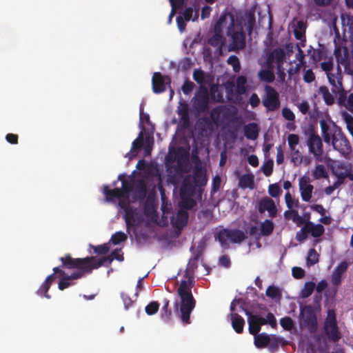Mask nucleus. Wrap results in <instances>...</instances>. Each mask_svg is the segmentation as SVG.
<instances>
[{
	"label": "nucleus",
	"mask_w": 353,
	"mask_h": 353,
	"mask_svg": "<svg viewBox=\"0 0 353 353\" xmlns=\"http://www.w3.org/2000/svg\"><path fill=\"white\" fill-rule=\"evenodd\" d=\"M324 141L343 156L352 152L351 144L342 129L335 123H327L324 119L319 121Z\"/></svg>",
	"instance_id": "obj_1"
},
{
	"label": "nucleus",
	"mask_w": 353,
	"mask_h": 353,
	"mask_svg": "<svg viewBox=\"0 0 353 353\" xmlns=\"http://www.w3.org/2000/svg\"><path fill=\"white\" fill-rule=\"evenodd\" d=\"M59 260L61 262V265L59 266L61 269L77 270L73 273H80L81 276L92 273L94 270L99 268L103 264V261H101L95 265L94 263L95 256L74 259L70 254H66L64 256L60 257Z\"/></svg>",
	"instance_id": "obj_2"
},
{
	"label": "nucleus",
	"mask_w": 353,
	"mask_h": 353,
	"mask_svg": "<svg viewBox=\"0 0 353 353\" xmlns=\"http://www.w3.org/2000/svg\"><path fill=\"white\" fill-rule=\"evenodd\" d=\"M180 302L174 303V309L176 314L184 324H190V314L196 306V300L192 292L178 294Z\"/></svg>",
	"instance_id": "obj_3"
},
{
	"label": "nucleus",
	"mask_w": 353,
	"mask_h": 353,
	"mask_svg": "<svg viewBox=\"0 0 353 353\" xmlns=\"http://www.w3.org/2000/svg\"><path fill=\"white\" fill-rule=\"evenodd\" d=\"M214 239L220 243L221 247L228 248V241L232 243H241L246 239V236L241 230L224 228L215 233Z\"/></svg>",
	"instance_id": "obj_4"
},
{
	"label": "nucleus",
	"mask_w": 353,
	"mask_h": 353,
	"mask_svg": "<svg viewBox=\"0 0 353 353\" xmlns=\"http://www.w3.org/2000/svg\"><path fill=\"white\" fill-rule=\"evenodd\" d=\"M323 330L325 336L331 342L336 343L341 339L336 312L334 309H330L327 311V316L324 320Z\"/></svg>",
	"instance_id": "obj_5"
},
{
	"label": "nucleus",
	"mask_w": 353,
	"mask_h": 353,
	"mask_svg": "<svg viewBox=\"0 0 353 353\" xmlns=\"http://www.w3.org/2000/svg\"><path fill=\"white\" fill-rule=\"evenodd\" d=\"M262 103L268 111L271 112H274L280 108L279 94L271 85H266L265 86V95Z\"/></svg>",
	"instance_id": "obj_6"
},
{
	"label": "nucleus",
	"mask_w": 353,
	"mask_h": 353,
	"mask_svg": "<svg viewBox=\"0 0 353 353\" xmlns=\"http://www.w3.org/2000/svg\"><path fill=\"white\" fill-rule=\"evenodd\" d=\"M120 207L124 210V219L128 228L136 227L142 221V216L139 214L138 209L130 205L125 201L119 202Z\"/></svg>",
	"instance_id": "obj_7"
},
{
	"label": "nucleus",
	"mask_w": 353,
	"mask_h": 353,
	"mask_svg": "<svg viewBox=\"0 0 353 353\" xmlns=\"http://www.w3.org/2000/svg\"><path fill=\"white\" fill-rule=\"evenodd\" d=\"M194 108L199 112H204L208 109L209 93L208 88L200 85L197 93L192 100Z\"/></svg>",
	"instance_id": "obj_8"
},
{
	"label": "nucleus",
	"mask_w": 353,
	"mask_h": 353,
	"mask_svg": "<svg viewBox=\"0 0 353 353\" xmlns=\"http://www.w3.org/2000/svg\"><path fill=\"white\" fill-rule=\"evenodd\" d=\"M309 152L314 155L316 161H321L323 154V145L321 138L312 132L307 140Z\"/></svg>",
	"instance_id": "obj_9"
},
{
	"label": "nucleus",
	"mask_w": 353,
	"mask_h": 353,
	"mask_svg": "<svg viewBox=\"0 0 353 353\" xmlns=\"http://www.w3.org/2000/svg\"><path fill=\"white\" fill-rule=\"evenodd\" d=\"M301 315L305 326L312 332L317 329V319L312 305H306L301 310Z\"/></svg>",
	"instance_id": "obj_10"
},
{
	"label": "nucleus",
	"mask_w": 353,
	"mask_h": 353,
	"mask_svg": "<svg viewBox=\"0 0 353 353\" xmlns=\"http://www.w3.org/2000/svg\"><path fill=\"white\" fill-rule=\"evenodd\" d=\"M53 271L54 273H57L58 278L60 280L58 283V288L60 290H63L72 285L71 281L83 277L80 273H72L70 275H67L65 271L61 269L60 267L54 268Z\"/></svg>",
	"instance_id": "obj_11"
},
{
	"label": "nucleus",
	"mask_w": 353,
	"mask_h": 353,
	"mask_svg": "<svg viewBox=\"0 0 353 353\" xmlns=\"http://www.w3.org/2000/svg\"><path fill=\"white\" fill-rule=\"evenodd\" d=\"M171 79L169 76H163L159 72H154L152 78V91L155 94H160L166 90V85L170 86Z\"/></svg>",
	"instance_id": "obj_12"
},
{
	"label": "nucleus",
	"mask_w": 353,
	"mask_h": 353,
	"mask_svg": "<svg viewBox=\"0 0 353 353\" xmlns=\"http://www.w3.org/2000/svg\"><path fill=\"white\" fill-rule=\"evenodd\" d=\"M326 74L329 83L332 85V92L336 94L341 92L343 90L342 83L343 75L339 64L337 65L335 71H332Z\"/></svg>",
	"instance_id": "obj_13"
},
{
	"label": "nucleus",
	"mask_w": 353,
	"mask_h": 353,
	"mask_svg": "<svg viewBox=\"0 0 353 353\" xmlns=\"http://www.w3.org/2000/svg\"><path fill=\"white\" fill-rule=\"evenodd\" d=\"M258 210L261 214H263L265 211H268L269 216L271 218H275L277 215V208L276 207L274 201L268 196L262 198L259 201Z\"/></svg>",
	"instance_id": "obj_14"
},
{
	"label": "nucleus",
	"mask_w": 353,
	"mask_h": 353,
	"mask_svg": "<svg viewBox=\"0 0 353 353\" xmlns=\"http://www.w3.org/2000/svg\"><path fill=\"white\" fill-rule=\"evenodd\" d=\"M299 190L303 201H310L312 196L314 186L310 183L309 177L303 176L299 179Z\"/></svg>",
	"instance_id": "obj_15"
},
{
	"label": "nucleus",
	"mask_w": 353,
	"mask_h": 353,
	"mask_svg": "<svg viewBox=\"0 0 353 353\" xmlns=\"http://www.w3.org/2000/svg\"><path fill=\"white\" fill-rule=\"evenodd\" d=\"M232 43L230 44L228 50L236 51L243 50L245 47V34L242 31L234 32L232 35Z\"/></svg>",
	"instance_id": "obj_16"
},
{
	"label": "nucleus",
	"mask_w": 353,
	"mask_h": 353,
	"mask_svg": "<svg viewBox=\"0 0 353 353\" xmlns=\"http://www.w3.org/2000/svg\"><path fill=\"white\" fill-rule=\"evenodd\" d=\"M285 53L283 49L276 48L268 55L267 61L269 65L275 63L278 70L280 71L285 61Z\"/></svg>",
	"instance_id": "obj_17"
},
{
	"label": "nucleus",
	"mask_w": 353,
	"mask_h": 353,
	"mask_svg": "<svg viewBox=\"0 0 353 353\" xmlns=\"http://www.w3.org/2000/svg\"><path fill=\"white\" fill-rule=\"evenodd\" d=\"M348 263L346 261L341 262L334 270L332 274V283L338 286L341 283L343 274L347 271Z\"/></svg>",
	"instance_id": "obj_18"
},
{
	"label": "nucleus",
	"mask_w": 353,
	"mask_h": 353,
	"mask_svg": "<svg viewBox=\"0 0 353 353\" xmlns=\"http://www.w3.org/2000/svg\"><path fill=\"white\" fill-rule=\"evenodd\" d=\"M120 252H121V249H116L115 250L112 251L111 254L109 256H103L100 259H97V257H95V261L94 263L96 265L101 261H103V264H101V266H108L112 263L114 259L122 261H123L124 257L123 256V254H120Z\"/></svg>",
	"instance_id": "obj_19"
},
{
	"label": "nucleus",
	"mask_w": 353,
	"mask_h": 353,
	"mask_svg": "<svg viewBox=\"0 0 353 353\" xmlns=\"http://www.w3.org/2000/svg\"><path fill=\"white\" fill-rule=\"evenodd\" d=\"M58 277L57 273H53L47 276L45 281L41 285L38 290L37 291V294L40 296H44L47 299H50V296L48 294V290L52 283V282L55 280V279Z\"/></svg>",
	"instance_id": "obj_20"
},
{
	"label": "nucleus",
	"mask_w": 353,
	"mask_h": 353,
	"mask_svg": "<svg viewBox=\"0 0 353 353\" xmlns=\"http://www.w3.org/2000/svg\"><path fill=\"white\" fill-rule=\"evenodd\" d=\"M338 103L341 106H344L346 109L353 113V93H350L347 97V92L343 89L341 92L338 94Z\"/></svg>",
	"instance_id": "obj_21"
},
{
	"label": "nucleus",
	"mask_w": 353,
	"mask_h": 353,
	"mask_svg": "<svg viewBox=\"0 0 353 353\" xmlns=\"http://www.w3.org/2000/svg\"><path fill=\"white\" fill-rule=\"evenodd\" d=\"M196 187H202L206 185L208 179L205 174L199 168H196L192 175L188 176Z\"/></svg>",
	"instance_id": "obj_22"
},
{
	"label": "nucleus",
	"mask_w": 353,
	"mask_h": 353,
	"mask_svg": "<svg viewBox=\"0 0 353 353\" xmlns=\"http://www.w3.org/2000/svg\"><path fill=\"white\" fill-rule=\"evenodd\" d=\"M196 186L187 176L183 179L181 188L180 195L194 196L196 192Z\"/></svg>",
	"instance_id": "obj_23"
},
{
	"label": "nucleus",
	"mask_w": 353,
	"mask_h": 353,
	"mask_svg": "<svg viewBox=\"0 0 353 353\" xmlns=\"http://www.w3.org/2000/svg\"><path fill=\"white\" fill-rule=\"evenodd\" d=\"M242 310L245 311L246 316H248V321L249 323V332L252 335H256L260 332L261 327L259 323L253 317V314L250 311L241 307Z\"/></svg>",
	"instance_id": "obj_24"
},
{
	"label": "nucleus",
	"mask_w": 353,
	"mask_h": 353,
	"mask_svg": "<svg viewBox=\"0 0 353 353\" xmlns=\"http://www.w3.org/2000/svg\"><path fill=\"white\" fill-rule=\"evenodd\" d=\"M259 133V126L256 123H250L244 126V135L248 139L256 140Z\"/></svg>",
	"instance_id": "obj_25"
},
{
	"label": "nucleus",
	"mask_w": 353,
	"mask_h": 353,
	"mask_svg": "<svg viewBox=\"0 0 353 353\" xmlns=\"http://www.w3.org/2000/svg\"><path fill=\"white\" fill-rule=\"evenodd\" d=\"M230 316L232 321V326L234 331L238 334L242 333L245 324L243 318L237 313H230Z\"/></svg>",
	"instance_id": "obj_26"
},
{
	"label": "nucleus",
	"mask_w": 353,
	"mask_h": 353,
	"mask_svg": "<svg viewBox=\"0 0 353 353\" xmlns=\"http://www.w3.org/2000/svg\"><path fill=\"white\" fill-rule=\"evenodd\" d=\"M284 216L286 219H292L293 222L296 223L297 226L305 225L306 221L305 218L299 214L296 210H287L284 212Z\"/></svg>",
	"instance_id": "obj_27"
},
{
	"label": "nucleus",
	"mask_w": 353,
	"mask_h": 353,
	"mask_svg": "<svg viewBox=\"0 0 353 353\" xmlns=\"http://www.w3.org/2000/svg\"><path fill=\"white\" fill-rule=\"evenodd\" d=\"M103 192L105 195V198L108 201H112L114 198L120 199L125 197L120 188H116L110 190L108 185L103 186Z\"/></svg>",
	"instance_id": "obj_28"
},
{
	"label": "nucleus",
	"mask_w": 353,
	"mask_h": 353,
	"mask_svg": "<svg viewBox=\"0 0 353 353\" xmlns=\"http://www.w3.org/2000/svg\"><path fill=\"white\" fill-rule=\"evenodd\" d=\"M254 183V175L252 174H245L241 176L239 179V187L242 189H253Z\"/></svg>",
	"instance_id": "obj_29"
},
{
	"label": "nucleus",
	"mask_w": 353,
	"mask_h": 353,
	"mask_svg": "<svg viewBox=\"0 0 353 353\" xmlns=\"http://www.w3.org/2000/svg\"><path fill=\"white\" fill-rule=\"evenodd\" d=\"M309 233L314 238L320 237L325 232V228L321 224H314L313 222L306 223Z\"/></svg>",
	"instance_id": "obj_30"
},
{
	"label": "nucleus",
	"mask_w": 353,
	"mask_h": 353,
	"mask_svg": "<svg viewBox=\"0 0 353 353\" xmlns=\"http://www.w3.org/2000/svg\"><path fill=\"white\" fill-rule=\"evenodd\" d=\"M247 78L243 75L237 77L236 79V94L237 95L245 94L247 92Z\"/></svg>",
	"instance_id": "obj_31"
},
{
	"label": "nucleus",
	"mask_w": 353,
	"mask_h": 353,
	"mask_svg": "<svg viewBox=\"0 0 353 353\" xmlns=\"http://www.w3.org/2000/svg\"><path fill=\"white\" fill-rule=\"evenodd\" d=\"M271 339L265 333H261L255 335L254 345L258 348H263L270 343Z\"/></svg>",
	"instance_id": "obj_32"
},
{
	"label": "nucleus",
	"mask_w": 353,
	"mask_h": 353,
	"mask_svg": "<svg viewBox=\"0 0 353 353\" xmlns=\"http://www.w3.org/2000/svg\"><path fill=\"white\" fill-rule=\"evenodd\" d=\"M274 224L272 221L266 219L260 225V234L262 236H270L274 231Z\"/></svg>",
	"instance_id": "obj_33"
},
{
	"label": "nucleus",
	"mask_w": 353,
	"mask_h": 353,
	"mask_svg": "<svg viewBox=\"0 0 353 353\" xmlns=\"http://www.w3.org/2000/svg\"><path fill=\"white\" fill-rule=\"evenodd\" d=\"M135 196L140 201H143L147 194V187L142 180L138 181L134 189Z\"/></svg>",
	"instance_id": "obj_34"
},
{
	"label": "nucleus",
	"mask_w": 353,
	"mask_h": 353,
	"mask_svg": "<svg viewBox=\"0 0 353 353\" xmlns=\"http://www.w3.org/2000/svg\"><path fill=\"white\" fill-rule=\"evenodd\" d=\"M194 282L193 276H189L188 280H182L177 289L178 294H184L192 292L191 288Z\"/></svg>",
	"instance_id": "obj_35"
},
{
	"label": "nucleus",
	"mask_w": 353,
	"mask_h": 353,
	"mask_svg": "<svg viewBox=\"0 0 353 353\" xmlns=\"http://www.w3.org/2000/svg\"><path fill=\"white\" fill-rule=\"evenodd\" d=\"M225 39L223 35H218L217 34H214L209 39L208 43L212 47H216L219 49L220 51L222 50L223 47L225 45Z\"/></svg>",
	"instance_id": "obj_36"
},
{
	"label": "nucleus",
	"mask_w": 353,
	"mask_h": 353,
	"mask_svg": "<svg viewBox=\"0 0 353 353\" xmlns=\"http://www.w3.org/2000/svg\"><path fill=\"white\" fill-rule=\"evenodd\" d=\"M318 92L320 95H321L323 99L324 100L325 103L330 105H332L334 102V97L332 94L330 92L329 89L325 85H321L319 87Z\"/></svg>",
	"instance_id": "obj_37"
},
{
	"label": "nucleus",
	"mask_w": 353,
	"mask_h": 353,
	"mask_svg": "<svg viewBox=\"0 0 353 353\" xmlns=\"http://www.w3.org/2000/svg\"><path fill=\"white\" fill-rule=\"evenodd\" d=\"M181 202L180 205L183 210H190L193 208L196 205V202L193 199V196L180 195Z\"/></svg>",
	"instance_id": "obj_38"
},
{
	"label": "nucleus",
	"mask_w": 353,
	"mask_h": 353,
	"mask_svg": "<svg viewBox=\"0 0 353 353\" xmlns=\"http://www.w3.org/2000/svg\"><path fill=\"white\" fill-rule=\"evenodd\" d=\"M163 305L161 309V318L165 322H170L172 317V310L169 308L170 301L165 298L163 300Z\"/></svg>",
	"instance_id": "obj_39"
},
{
	"label": "nucleus",
	"mask_w": 353,
	"mask_h": 353,
	"mask_svg": "<svg viewBox=\"0 0 353 353\" xmlns=\"http://www.w3.org/2000/svg\"><path fill=\"white\" fill-rule=\"evenodd\" d=\"M118 179L121 181L122 187L120 188L124 196H128L133 190V184L131 181L124 179L123 175H119Z\"/></svg>",
	"instance_id": "obj_40"
},
{
	"label": "nucleus",
	"mask_w": 353,
	"mask_h": 353,
	"mask_svg": "<svg viewBox=\"0 0 353 353\" xmlns=\"http://www.w3.org/2000/svg\"><path fill=\"white\" fill-rule=\"evenodd\" d=\"M312 176L314 179L319 180L321 179H325L328 176L327 170L323 165H317L312 172Z\"/></svg>",
	"instance_id": "obj_41"
},
{
	"label": "nucleus",
	"mask_w": 353,
	"mask_h": 353,
	"mask_svg": "<svg viewBox=\"0 0 353 353\" xmlns=\"http://www.w3.org/2000/svg\"><path fill=\"white\" fill-rule=\"evenodd\" d=\"M315 286L312 281L306 282L301 290L300 296L303 299L309 297L314 292Z\"/></svg>",
	"instance_id": "obj_42"
},
{
	"label": "nucleus",
	"mask_w": 353,
	"mask_h": 353,
	"mask_svg": "<svg viewBox=\"0 0 353 353\" xmlns=\"http://www.w3.org/2000/svg\"><path fill=\"white\" fill-rule=\"evenodd\" d=\"M211 99L218 103L224 101L222 92L219 90L218 85H213L210 88Z\"/></svg>",
	"instance_id": "obj_43"
},
{
	"label": "nucleus",
	"mask_w": 353,
	"mask_h": 353,
	"mask_svg": "<svg viewBox=\"0 0 353 353\" xmlns=\"http://www.w3.org/2000/svg\"><path fill=\"white\" fill-rule=\"evenodd\" d=\"M259 79L264 82L272 83L275 79L273 72L270 70H261L259 72Z\"/></svg>",
	"instance_id": "obj_44"
},
{
	"label": "nucleus",
	"mask_w": 353,
	"mask_h": 353,
	"mask_svg": "<svg viewBox=\"0 0 353 353\" xmlns=\"http://www.w3.org/2000/svg\"><path fill=\"white\" fill-rule=\"evenodd\" d=\"M290 150L291 161L294 163V165H299L303 161L302 154L296 148H291Z\"/></svg>",
	"instance_id": "obj_45"
},
{
	"label": "nucleus",
	"mask_w": 353,
	"mask_h": 353,
	"mask_svg": "<svg viewBox=\"0 0 353 353\" xmlns=\"http://www.w3.org/2000/svg\"><path fill=\"white\" fill-rule=\"evenodd\" d=\"M319 254L314 248H311L308 251L307 257V265L310 266L319 262Z\"/></svg>",
	"instance_id": "obj_46"
},
{
	"label": "nucleus",
	"mask_w": 353,
	"mask_h": 353,
	"mask_svg": "<svg viewBox=\"0 0 353 353\" xmlns=\"http://www.w3.org/2000/svg\"><path fill=\"white\" fill-rule=\"evenodd\" d=\"M154 202L150 198H148L144 204L143 210L146 215H152L156 211Z\"/></svg>",
	"instance_id": "obj_47"
},
{
	"label": "nucleus",
	"mask_w": 353,
	"mask_h": 353,
	"mask_svg": "<svg viewBox=\"0 0 353 353\" xmlns=\"http://www.w3.org/2000/svg\"><path fill=\"white\" fill-rule=\"evenodd\" d=\"M176 223L181 225H185L188 221V213L186 210L181 209L176 214Z\"/></svg>",
	"instance_id": "obj_48"
},
{
	"label": "nucleus",
	"mask_w": 353,
	"mask_h": 353,
	"mask_svg": "<svg viewBox=\"0 0 353 353\" xmlns=\"http://www.w3.org/2000/svg\"><path fill=\"white\" fill-rule=\"evenodd\" d=\"M127 235L123 232H115L110 239V241L114 245H118L125 240H127Z\"/></svg>",
	"instance_id": "obj_49"
},
{
	"label": "nucleus",
	"mask_w": 353,
	"mask_h": 353,
	"mask_svg": "<svg viewBox=\"0 0 353 353\" xmlns=\"http://www.w3.org/2000/svg\"><path fill=\"white\" fill-rule=\"evenodd\" d=\"M159 306L158 301H152L145 306V311L148 315H154L158 312Z\"/></svg>",
	"instance_id": "obj_50"
},
{
	"label": "nucleus",
	"mask_w": 353,
	"mask_h": 353,
	"mask_svg": "<svg viewBox=\"0 0 353 353\" xmlns=\"http://www.w3.org/2000/svg\"><path fill=\"white\" fill-rule=\"evenodd\" d=\"M227 63L232 66L235 72H239L241 70V65L239 58L236 55H231L228 57Z\"/></svg>",
	"instance_id": "obj_51"
},
{
	"label": "nucleus",
	"mask_w": 353,
	"mask_h": 353,
	"mask_svg": "<svg viewBox=\"0 0 353 353\" xmlns=\"http://www.w3.org/2000/svg\"><path fill=\"white\" fill-rule=\"evenodd\" d=\"M193 79L202 85L205 80V73L201 69H195L193 72Z\"/></svg>",
	"instance_id": "obj_52"
},
{
	"label": "nucleus",
	"mask_w": 353,
	"mask_h": 353,
	"mask_svg": "<svg viewBox=\"0 0 353 353\" xmlns=\"http://www.w3.org/2000/svg\"><path fill=\"white\" fill-rule=\"evenodd\" d=\"M308 234H309V232L307 230V226L305 224V225L303 226V228L299 231H298L296 232V239L299 242L301 243L307 239Z\"/></svg>",
	"instance_id": "obj_53"
},
{
	"label": "nucleus",
	"mask_w": 353,
	"mask_h": 353,
	"mask_svg": "<svg viewBox=\"0 0 353 353\" xmlns=\"http://www.w3.org/2000/svg\"><path fill=\"white\" fill-rule=\"evenodd\" d=\"M343 117L346 123L347 129L350 134L353 137V117L347 112L343 113Z\"/></svg>",
	"instance_id": "obj_54"
},
{
	"label": "nucleus",
	"mask_w": 353,
	"mask_h": 353,
	"mask_svg": "<svg viewBox=\"0 0 353 353\" xmlns=\"http://www.w3.org/2000/svg\"><path fill=\"white\" fill-rule=\"evenodd\" d=\"M281 326L285 330H291L294 326L292 319L289 316H285L280 320Z\"/></svg>",
	"instance_id": "obj_55"
},
{
	"label": "nucleus",
	"mask_w": 353,
	"mask_h": 353,
	"mask_svg": "<svg viewBox=\"0 0 353 353\" xmlns=\"http://www.w3.org/2000/svg\"><path fill=\"white\" fill-rule=\"evenodd\" d=\"M225 19L226 18L225 16L220 17V18L214 25V34H217L218 35H223V24L225 21Z\"/></svg>",
	"instance_id": "obj_56"
},
{
	"label": "nucleus",
	"mask_w": 353,
	"mask_h": 353,
	"mask_svg": "<svg viewBox=\"0 0 353 353\" xmlns=\"http://www.w3.org/2000/svg\"><path fill=\"white\" fill-rule=\"evenodd\" d=\"M266 295L270 298L276 299L281 296V293L276 287L271 285L267 288Z\"/></svg>",
	"instance_id": "obj_57"
},
{
	"label": "nucleus",
	"mask_w": 353,
	"mask_h": 353,
	"mask_svg": "<svg viewBox=\"0 0 353 353\" xmlns=\"http://www.w3.org/2000/svg\"><path fill=\"white\" fill-rule=\"evenodd\" d=\"M178 113L183 123L184 124H188L190 121V117L187 106H184L183 108L180 109Z\"/></svg>",
	"instance_id": "obj_58"
},
{
	"label": "nucleus",
	"mask_w": 353,
	"mask_h": 353,
	"mask_svg": "<svg viewBox=\"0 0 353 353\" xmlns=\"http://www.w3.org/2000/svg\"><path fill=\"white\" fill-rule=\"evenodd\" d=\"M234 84L233 83V82L231 81H228L225 84V88L229 101H232L233 97L235 96V94L234 92Z\"/></svg>",
	"instance_id": "obj_59"
},
{
	"label": "nucleus",
	"mask_w": 353,
	"mask_h": 353,
	"mask_svg": "<svg viewBox=\"0 0 353 353\" xmlns=\"http://www.w3.org/2000/svg\"><path fill=\"white\" fill-rule=\"evenodd\" d=\"M290 149L294 148L299 143V137L296 134H290L288 137Z\"/></svg>",
	"instance_id": "obj_60"
},
{
	"label": "nucleus",
	"mask_w": 353,
	"mask_h": 353,
	"mask_svg": "<svg viewBox=\"0 0 353 353\" xmlns=\"http://www.w3.org/2000/svg\"><path fill=\"white\" fill-rule=\"evenodd\" d=\"M281 192L280 186L277 183L270 184L268 187V193L272 197H277Z\"/></svg>",
	"instance_id": "obj_61"
},
{
	"label": "nucleus",
	"mask_w": 353,
	"mask_h": 353,
	"mask_svg": "<svg viewBox=\"0 0 353 353\" xmlns=\"http://www.w3.org/2000/svg\"><path fill=\"white\" fill-rule=\"evenodd\" d=\"M143 145V138L142 137V132L140 133L138 138H137L132 144L131 150L134 151L139 150L142 148Z\"/></svg>",
	"instance_id": "obj_62"
},
{
	"label": "nucleus",
	"mask_w": 353,
	"mask_h": 353,
	"mask_svg": "<svg viewBox=\"0 0 353 353\" xmlns=\"http://www.w3.org/2000/svg\"><path fill=\"white\" fill-rule=\"evenodd\" d=\"M194 86L195 85L193 82L187 79L182 85V91L185 94H189L192 92Z\"/></svg>",
	"instance_id": "obj_63"
},
{
	"label": "nucleus",
	"mask_w": 353,
	"mask_h": 353,
	"mask_svg": "<svg viewBox=\"0 0 353 353\" xmlns=\"http://www.w3.org/2000/svg\"><path fill=\"white\" fill-rule=\"evenodd\" d=\"M282 116L288 121H293L295 119L294 112L287 107L282 109Z\"/></svg>",
	"instance_id": "obj_64"
}]
</instances>
